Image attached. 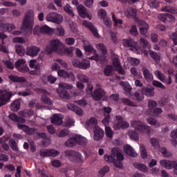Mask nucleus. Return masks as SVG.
Listing matches in <instances>:
<instances>
[{"instance_id": "obj_1", "label": "nucleus", "mask_w": 177, "mask_h": 177, "mask_svg": "<svg viewBox=\"0 0 177 177\" xmlns=\"http://www.w3.org/2000/svg\"><path fill=\"white\" fill-rule=\"evenodd\" d=\"M73 47H69L65 48L62 45V41L60 40L56 39L50 41V51L48 53H53V52H56L57 55H60V56H71L73 57V52H74Z\"/></svg>"}, {"instance_id": "obj_2", "label": "nucleus", "mask_w": 177, "mask_h": 177, "mask_svg": "<svg viewBox=\"0 0 177 177\" xmlns=\"http://www.w3.org/2000/svg\"><path fill=\"white\" fill-rule=\"evenodd\" d=\"M23 26L21 28V32L24 34H31V30L34 27V11L29 10L25 15V18L23 21Z\"/></svg>"}, {"instance_id": "obj_3", "label": "nucleus", "mask_w": 177, "mask_h": 177, "mask_svg": "<svg viewBox=\"0 0 177 177\" xmlns=\"http://www.w3.org/2000/svg\"><path fill=\"white\" fill-rule=\"evenodd\" d=\"M93 86L88 83L86 89V95L88 97H91V96H92L93 100H95V102H99V100H102L103 96L106 95V91H104V90L102 88H97L94 90L93 92Z\"/></svg>"}, {"instance_id": "obj_4", "label": "nucleus", "mask_w": 177, "mask_h": 177, "mask_svg": "<svg viewBox=\"0 0 177 177\" xmlns=\"http://www.w3.org/2000/svg\"><path fill=\"white\" fill-rule=\"evenodd\" d=\"M96 48L100 50L102 55L100 56L95 53L94 55L88 57V59L90 60H95V62H101V63H104V60H106V55H107V48L103 44H97L96 45Z\"/></svg>"}, {"instance_id": "obj_5", "label": "nucleus", "mask_w": 177, "mask_h": 177, "mask_svg": "<svg viewBox=\"0 0 177 177\" xmlns=\"http://www.w3.org/2000/svg\"><path fill=\"white\" fill-rule=\"evenodd\" d=\"M112 156H113V157H116L117 158V160L115 159V160H113V165H115L116 168L122 169V168H124V164L122 163L124 155L122 154L121 150H120L118 148H113Z\"/></svg>"}, {"instance_id": "obj_6", "label": "nucleus", "mask_w": 177, "mask_h": 177, "mask_svg": "<svg viewBox=\"0 0 177 177\" xmlns=\"http://www.w3.org/2000/svg\"><path fill=\"white\" fill-rule=\"evenodd\" d=\"M64 154L72 162H82V157L78 151L68 149L64 151Z\"/></svg>"}, {"instance_id": "obj_7", "label": "nucleus", "mask_w": 177, "mask_h": 177, "mask_svg": "<svg viewBox=\"0 0 177 177\" xmlns=\"http://www.w3.org/2000/svg\"><path fill=\"white\" fill-rule=\"evenodd\" d=\"M12 96H13V93L8 92L6 90L0 89V107L5 106L7 103H9Z\"/></svg>"}, {"instance_id": "obj_8", "label": "nucleus", "mask_w": 177, "mask_h": 177, "mask_svg": "<svg viewBox=\"0 0 177 177\" xmlns=\"http://www.w3.org/2000/svg\"><path fill=\"white\" fill-rule=\"evenodd\" d=\"M72 64L73 67L82 70H86V68H89L91 66V64L88 59H82V61H80L77 59H73L72 60Z\"/></svg>"}, {"instance_id": "obj_9", "label": "nucleus", "mask_w": 177, "mask_h": 177, "mask_svg": "<svg viewBox=\"0 0 177 177\" xmlns=\"http://www.w3.org/2000/svg\"><path fill=\"white\" fill-rule=\"evenodd\" d=\"M46 19L47 21H52L53 23H55V24H60L63 21V17L56 12H50L47 15Z\"/></svg>"}, {"instance_id": "obj_10", "label": "nucleus", "mask_w": 177, "mask_h": 177, "mask_svg": "<svg viewBox=\"0 0 177 177\" xmlns=\"http://www.w3.org/2000/svg\"><path fill=\"white\" fill-rule=\"evenodd\" d=\"M41 157H57L60 151L55 149H41L39 151Z\"/></svg>"}, {"instance_id": "obj_11", "label": "nucleus", "mask_w": 177, "mask_h": 177, "mask_svg": "<svg viewBox=\"0 0 177 177\" xmlns=\"http://www.w3.org/2000/svg\"><path fill=\"white\" fill-rule=\"evenodd\" d=\"M93 139L95 142H100L104 138V130L102 129L100 127H95L93 130Z\"/></svg>"}, {"instance_id": "obj_12", "label": "nucleus", "mask_w": 177, "mask_h": 177, "mask_svg": "<svg viewBox=\"0 0 177 177\" xmlns=\"http://www.w3.org/2000/svg\"><path fill=\"white\" fill-rule=\"evenodd\" d=\"M123 45L124 46L131 48H130V50H133V52H136V53H139V52H140V48H136V42L132 39H124Z\"/></svg>"}, {"instance_id": "obj_13", "label": "nucleus", "mask_w": 177, "mask_h": 177, "mask_svg": "<svg viewBox=\"0 0 177 177\" xmlns=\"http://www.w3.org/2000/svg\"><path fill=\"white\" fill-rule=\"evenodd\" d=\"M57 75L61 78H68L71 81H75V77L73 72H67L66 70L59 69L57 71Z\"/></svg>"}, {"instance_id": "obj_14", "label": "nucleus", "mask_w": 177, "mask_h": 177, "mask_svg": "<svg viewBox=\"0 0 177 177\" xmlns=\"http://www.w3.org/2000/svg\"><path fill=\"white\" fill-rule=\"evenodd\" d=\"M138 26H139V30H140V33L142 35H146L147 34V30H149V24L146 23L143 20H139L137 22Z\"/></svg>"}, {"instance_id": "obj_15", "label": "nucleus", "mask_w": 177, "mask_h": 177, "mask_svg": "<svg viewBox=\"0 0 177 177\" xmlns=\"http://www.w3.org/2000/svg\"><path fill=\"white\" fill-rule=\"evenodd\" d=\"M83 26H84V27H86V28H88V30L91 31L92 34H93L94 37H95L96 38H99L100 37L99 35V33H97V29L95 28V26H93V24L87 21H84L83 22Z\"/></svg>"}, {"instance_id": "obj_16", "label": "nucleus", "mask_w": 177, "mask_h": 177, "mask_svg": "<svg viewBox=\"0 0 177 177\" xmlns=\"http://www.w3.org/2000/svg\"><path fill=\"white\" fill-rule=\"evenodd\" d=\"M57 93L61 97V99H65V100H70L71 96L68 91L64 88H62V87H59L56 89Z\"/></svg>"}, {"instance_id": "obj_17", "label": "nucleus", "mask_w": 177, "mask_h": 177, "mask_svg": "<svg viewBox=\"0 0 177 177\" xmlns=\"http://www.w3.org/2000/svg\"><path fill=\"white\" fill-rule=\"evenodd\" d=\"M17 127L19 129H22L24 131L27 135H34V133H37V129L35 128H30L27 125L18 124Z\"/></svg>"}, {"instance_id": "obj_18", "label": "nucleus", "mask_w": 177, "mask_h": 177, "mask_svg": "<svg viewBox=\"0 0 177 177\" xmlns=\"http://www.w3.org/2000/svg\"><path fill=\"white\" fill-rule=\"evenodd\" d=\"M77 12L80 16V17H82L83 19L88 18L89 20L92 19L91 17H90L89 14L86 12V8L82 5H79L77 8Z\"/></svg>"}, {"instance_id": "obj_19", "label": "nucleus", "mask_w": 177, "mask_h": 177, "mask_svg": "<svg viewBox=\"0 0 177 177\" xmlns=\"http://www.w3.org/2000/svg\"><path fill=\"white\" fill-rule=\"evenodd\" d=\"M160 164L161 167L166 168V169H172V167H175L176 165V162L171 161L169 160H161L160 161Z\"/></svg>"}, {"instance_id": "obj_20", "label": "nucleus", "mask_w": 177, "mask_h": 177, "mask_svg": "<svg viewBox=\"0 0 177 177\" xmlns=\"http://www.w3.org/2000/svg\"><path fill=\"white\" fill-rule=\"evenodd\" d=\"M66 107L68 109V110H71V111H73L77 114V115H83L84 111L81 109V108L75 106L74 104H68L66 105Z\"/></svg>"}, {"instance_id": "obj_21", "label": "nucleus", "mask_w": 177, "mask_h": 177, "mask_svg": "<svg viewBox=\"0 0 177 177\" xmlns=\"http://www.w3.org/2000/svg\"><path fill=\"white\" fill-rule=\"evenodd\" d=\"M51 122L53 125H62L63 124V116L60 114H55L51 118Z\"/></svg>"}, {"instance_id": "obj_22", "label": "nucleus", "mask_w": 177, "mask_h": 177, "mask_svg": "<svg viewBox=\"0 0 177 177\" xmlns=\"http://www.w3.org/2000/svg\"><path fill=\"white\" fill-rule=\"evenodd\" d=\"M41 50V49L37 46H32L30 47L27 48V52L26 55L28 56H37L38 55V53Z\"/></svg>"}, {"instance_id": "obj_23", "label": "nucleus", "mask_w": 177, "mask_h": 177, "mask_svg": "<svg viewBox=\"0 0 177 177\" xmlns=\"http://www.w3.org/2000/svg\"><path fill=\"white\" fill-rule=\"evenodd\" d=\"M86 125L88 127V128H92L93 130L95 128L99 127L97 125V119L95 118H91L86 120Z\"/></svg>"}, {"instance_id": "obj_24", "label": "nucleus", "mask_w": 177, "mask_h": 177, "mask_svg": "<svg viewBox=\"0 0 177 177\" xmlns=\"http://www.w3.org/2000/svg\"><path fill=\"white\" fill-rule=\"evenodd\" d=\"M124 150L127 156H129L130 157H138V153L135 151L132 147L129 145H125L124 147Z\"/></svg>"}, {"instance_id": "obj_25", "label": "nucleus", "mask_w": 177, "mask_h": 177, "mask_svg": "<svg viewBox=\"0 0 177 177\" xmlns=\"http://www.w3.org/2000/svg\"><path fill=\"white\" fill-rule=\"evenodd\" d=\"M141 93L142 95H146V96H149V97H151L154 96V88L151 87L149 88L148 87H143L141 89Z\"/></svg>"}, {"instance_id": "obj_26", "label": "nucleus", "mask_w": 177, "mask_h": 177, "mask_svg": "<svg viewBox=\"0 0 177 177\" xmlns=\"http://www.w3.org/2000/svg\"><path fill=\"white\" fill-rule=\"evenodd\" d=\"M129 127V123L127 122L124 120L122 121H118L117 123H115L113 125V128L114 129L118 130V129H121V128L122 129H125V128H128Z\"/></svg>"}, {"instance_id": "obj_27", "label": "nucleus", "mask_w": 177, "mask_h": 177, "mask_svg": "<svg viewBox=\"0 0 177 177\" xmlns=\"http://www.w3.org/2000/svg\"><path fill=\"white\" fill-rule=\"evenodd\" d=\"M77 142L76 136L69 138L64 142L65 147H74L75 146H77Z\"/></svg>"}, {"instance_id": "obj_28", "label": "nucleus", "mask_w": 177, "mask_h": 177, "mask_svg": "<svg viewBox=\"0 0 177 177\" xmlns=\"http://www.w3.org/2000/svg\"><path fill=\"white\" fill-rule=\"evenodd\" d=\"M158 104L157 102L149 100L148 101V109H146L145 114V115L149 113V111H152V110H154L157 108Z\"/></svg>"}, {"instance_id": "obj_29", "label": "nucleus", "mask_w": 177, "mask_h": 177, "mask_svg": "<svg viewBox=\"0 0 177 177\" xmlns=\"http://www.w3.org/2000/svg\"><path fill=\"white\" fill-rule=\"evenodd\" d=\"M9 80L12 82H27V79L24 77H19L14 75L8 76Z\"/></svg>"}, {"instance_id": "obj_30", "label": "nucleus", "mask_w": 177, "mask_h": 177, "mask_svg": "<svg viewBox=\"0 0 177 177\" xmlns=\"http://www.w3.org/2000/svg\"><path fill=\"white\" fill-rule=\"evenodd\" d=\"M104 75L105 77H112L114 75V68L111 65H107L104 69Z\"/></svg>"}, {"instance_id": "obj_31", "label": "nucleus", "mask_w": 177, "mask_h": 177, "mask_svg": "<svg viewBox=\"0 0 177 177\" xmlns=\"http://www.w3.org/2000/svg\"><path fill=\"white\" fill-rule=\"evenodd\" d=\"M8 117L15 122H21V124H24V122H26V120L24 118H21V116L19 117L15 113L10 114Z\"/></svg>"}, {"instance_id": "obj_32", "label": "nucleus", "mask_w": 177, "mask_h": 177, "mask_svg": "<svg viewBox=\"0 0 177 177\" xmlns=\"http://www.w3.org/2000/svg\"><path fill=\"white\" fill-rule=\"evenodd\" d=\"M56 80L57 79L52 75L48 76L44 75L42 77V82L44 84H48V82H50V84H55V82H56Z\"/></svg>"}, {"instance_id": "obj_33", "label": "nucleus", "mask_w": 177, "mask_h": 177, "mask_svg": "<svg viewBox=\"0 0 177 177\" xmlns=\"http://www.w3.org/2000/svg\"><path fill=\"white\" fill-rule=\"evenodd\" d=\"M142 73L146 81H147L148 82H150V81H153V74L150 73V71H149V69L143 68Z\"/></svg>"}, {"instance_id": "obj_34", "label": "nucleus", "mask_w": 177, "mask_h": 177, "mask_svg": "<svg viewBox=\"0 0 177 177\" xmlns=\"http://www.w3.org/2000/svg\"><path fill=\"white\" fill-rule=\"evenodd\" d=\"M84 49L87 53L86 54L87 59L88 57H91V53H93V56L96 55V50L93 49V47L91 45H88V46L84 45Z\"/></svg>"}, {"instance_id": "obj_35", "label": "nucleus", "mask_w": 177, "mask_h": 177, "mask_svg": "<svg viewBox=\"0 0 177 177\" xmlns=\"http://www.w3.org/2000/svg\"><path fill=\"white\" fill-rule=\"evenodd\" d=\"M34 115V111L31 109H25L24 111H21L19 112V117H31V115Z\"/></svg>"}, {"instance_id": "obj_36", "label": "nucleus", "mask_w": 177, "mask_h": 177, "mask_svg": "<svg viewBox=\"0 0 177 177\" xmlns=\"http://www.w3.org/2000/svg\"><path fill=\"white\" fill-rule=\"evenodd\" d=\"M131 125L133 127V128H135V129H137V131H140V132L145 124H143V123H142L140 121L133 120L131 122Z\"/></svg>"}, {"instance_id": "obj_37", "label": "nucleus", "mask_w": 177, "mask_h": 177, "mask_svg": "<svg viewBox=\"0 0 177 177\" xmlns=\"http://www.w3.org/2000/svg\"><path fill=\"white\" fill-rule=\"evenodd\" d=\"M162 113L161 108H155L153 110L149 111L146 115H150L151 117H158Z\"/></svg>"}, {"instance_id": "obj_38", "label": "nucleus", "mask_w": 177, "mask_h": 177, "mask_svg": "<svg viewBox=\"0 0 177 177\" xmlns=\"http://www.w3.org/2000/svg\"><path fill=\"white\" fill-rule=\"evenodd\" d=\"M53 28H50L48 26H44L40 28V32H41V34H50L52 35L53 34Z\"/></svg>"}, {"instance_id": "obj_39", "label": "nucleus", "mask_w": 177, "mask_h": 177, "mask_svg": "<svg viewBox=\"0 0 177 177\" xmlns=\"http://www.w3.org/2000/svg\"><path fill=\"white\" fill-rule=\"evenodd\" d=\"M10 109L12 111H19L20 109V100H15L10 105Z\"/></svg>"}, {"instance_id": "obj_40", "label": "nucleus", "mask_w": 177, "mask_h": 177, "mask_svg": "<svg viewBox=\"0 0 177 177\" xmlns=\"http://www.w3.org/2000/svg\"><path fill=\"white\" fill-rule=\"evenodd\" d=\"M76 142H77V145H80V146H86L88 140L81 136H76Z\"/></svg>"}, {"instance_id": "obj_41", "label": "nucleus", "mask_w": 177, "mask_h": 177, "mask_svg": "<svg viewBox=\"0 0 177 177\" xmlns=\"http://www.w3.org/2000/svg\"><path fill=\"white\" fill-rule=\"evenodd\" d=\"M133 165L135 168H137V169H139L140 171H142V172H147L149 171V168L147 167L146 165L139 163V162H134Z\"/></svg>"}, {"instance_id": "obj_42", "label": "nucleus", "mask_w": 177, "mask_h": 177, "mask_svg": "<svg viewBox=\"0 0 177 177\" xmlns=\"http://www.w3.org/2000/svg\"><path fill=\"white\" fill-rule=\"evenodd\" d=\"M16 30V26L13 24H6L1 28V31H13Z\"/></svg>"}, {"instance_id": "obj_43", "label": "nucleus", "mask_w": 177, "mask_h": 177, "mask_svg": "<svg viewBox=\"0 0 177 177\" xmlns=\"http://www.w3.org/2000/svg\"><path fill=\"white\" fill-rule=\"evenodd\" d=\"M128 135L132 140H136V141L139 140V135L138 134V132L136 131V130L129 131L128 132Z\"/></svg>"}, {"instance_id": "obj_44", "label": "nucleus", "mask_w": 177, "mask_h": 177, "mask_svg": "<svg viewBox=\"0 0 177 177\" xmlns=\"http://www.w3.org/2000/svg\"><path fill=\"white\" fill-rule=\"evenodd\" d=\"M8 143L12 150H14L15 151H19V147H17V142H16V140H15V139H10Z\"/></svg>"}, {"instance_id": "obj_45", "label": "nucleus", "mask_w": 177, "mask_h": 177, "mask_svg": "<svg viewBox=\"0 0 177 177\" xmlns=\"http://www.w3.org/2000/svg\"><path fill=\"white\" fill-rule=\"evenodd\" d=\"M15 50L19 56H24V47L20 44L15 46Z\"/></svg>"}, {"instance_id": "obj_46", "label": "nucleus", "mask_w": 177, "mask_h": 177, "mask_svg": "<svg viewBox=\"0 0 177 177\" xmlns=\"http://www.w3.org/2000/svg\"><path fill=\"white\" fill-rule=\"evenodd\" d=\"M149 56H151V57L152 59H153V60H155V62H156V63H158V62H160V56L158 55V54H157V53L151 50H149Z\"/></svg>"}, {"instance_id": "obj_47", "label": "nucleus", "mask_w": 177, "mask_h": 177, "mask_svg": "<svg viewBox=\"0 0 177 177\" xmlns=\"http://www.w3.org/2000/svg\"><path fill=\"white\" fill-rule=\"evenodd\" d=\"M140 154L142 158H147V151L146 149V146L143 144H140Z\"/></svg>"}, {"instance_id": "obj_48", "label": "nucleus", "mask_w": 177, "mask_h": 177, "mask_svg": "<svg viewBox=\"0 0 177 177\" xmlns=\"http://www.w3.org/2000/svg\"><path fill=\"white\" fill-rule=\"evenodd\" d=\"M77 79L79 81H81V82H86L87 84V85L89 83V77H88V76L83 75V74H79L77 75Z\"/></svg>"}, {"instance_id": "obj_49", "label": "nucleus", "mask_w": 177, "mask_h": 177, "mask_svg": "<svg viewBox=\"0 0 177 177\" xmlns=\"http://www.w3.org/2000/svg\"><path fill=\"white\" fill-rule=\"evenodd\" d=\"M36 135H37V136H39V138H41V139H44V140H47V142L48 144L50 143V138L48 137V136H46V133H41V132L37 131Z\"/></svg>"}, {"instance_id": "obj_50", "label": "nucleus", "mask_w": 177, "mask_h": 177, "mask_svg": "<svg viewBox=\"0 0 177 177\" xmlns=\"http://www.w3.org/2000/svg\"><path fill=\"white\" fill-rule=\"evenodd\" d=\"M155 75L162 82H167V79H165V75L162 74L160 71H155Z\"/></svg>"}, {"instance_id": "obj_51", "label": "nucleus", "mask_w": 177, "mask_h": 177, "mask_svg": "<svg viewBox=\"0 0 177 177\" xmlns=\"http://www.w3.org/2000/svg\"><path fill=\"white\" fill-rule=\"evenodd\" d=\"M53 30V32H55L57 35H59V37H63V35H64V29L62 28V26H58L55 29Z\"/></svg>"}, {"instance_id": "obj_52", "label": "nucleus", "mask_w": 177, "mask_h": 177, "mask_svg": "<svg viewBox=\"0 0 177 177\" xmlns=\"http://www.w3.org/2000/svg\"><path fill=\"white\" fill-rule=\"evenodd\" d=\"M147 122L150 124V125H158V127H160V122H158V120L151 117L147 119Z\"/></svg>"}, {"instance_id": "obj_53", "label": "nucleus", "mask_w": 177, "mask_h": 177, "mask_svg": "<svg viewBox=\"0 0 177 177\" xmlns=\"http://www.w3.org/2000/svg\"><path fill=\"white\" fill-rule=\"evenodd\" d=\"M163 12H169V13H172V15H175L176 13V10L175 8L171 6H166L161 9Z\"/></svg>"}, {"instance_id": "obj_54", "label": "nucleus", "mask_w": 177, "mask_h": 177, "mask_svg": "<svg viewBox=\"0 0 177 177\" xmlns=\"http://www.w3.org/2000/svg\"><path fill=\"white\" fill-rule=\"evenodd\" d=\"M110 170V168L108 166H104L102 169H100L98 172V176L103 177L107 171Z\"/></svg>"}, {"instance_id": "obj_55", "label": "nucleus", "mask_w": 177, "mask_h": 177, "mask_svg": "<svg viewBox=\"0 0 177 177\" xmlns=\"http://www.w3.org/2000/svg\"><path fill=\"white\" fill-rule=\"evenodd\" d=\"M150 142L154 149H160V142H158V140L156 138H151Z\"/></svg>"}, {"instance_id": "obj_56", "label": "nucleus", "mask_w": 177, "mask_h": 177, "mask_svg": "<svg viewBox=\"0 0 177 177\" xmlns=\"http://www.w3.org/2000/svg\"><path fill=\"white\" fill-rule=\"evenodd\" d=\"M68 135V130L64 129L59 133L56 134L57 138H66Z\"/></svg>"}, {"instance_id": "obj_57", "label": "nucleus", "mask_w": 177, "mask_h": 177, "mask_svg": "<svg viewBox=\"0 0 177 177\" xmlns=\"http://www.w3.org/2000/svg\"><path fill=\"white\" fill-rule=\"evenodd\" d=\"M113 149L111 150V156L105 155L104 156V160L106 161V162H114V160H115V157H114V155H113Z\"/></svg>"}, {"instance_id": "obj_58", "label": "nucleus", "mask_w": 177, "mask_h": 177, "mask_svg": "<svg viewBox=\"0 0 177 177\" xmlns=\"http://www.w3.org/2000/svg\"><path fill=\"white\" fill-rule=\"evenodd\" d=\"M3 63L6 67L10 70H13V68H15V65H13V63H12L10 60H3Z\"/></svg>"}, {"instance_id": "obj_59", "label": "nucleus", "mask_w": 177, "mask_h": 177, "mask_svg": "<svg viewBox=\"0 0 177 177\" xmlns=\"http://www.w3.org/2000/svg\"><path fill=\"white\" fill-rule=\"evenodd\" d=\"M59 87L62 89H73V85L68 83H59Z\"/></svg>"}, {"instance_id": "obj_60", "label": "nucleus", "mask_w": 177, "mask_h": 177, "mask_svg": "<svg viewBox=\"0 0 177 177\" xmlns=\"http://www.w3.org/2000/svg\"><path fill=\"white\" fill-rule=\"evenodd\" d=\"M152 85L153 86H156V88H160V89H165V86H164L162 83L157 80H153L152 82Z\"/></svg>"}, {"instance_id": "obj_61", "label": "nucleus", "mask_w": 177, "mask_h": 177, "mask_svg": "<svg viewBox=\"0 0 177 177\" xmlns=\"http://www.w3.org/2000/svg\"><path fill=\"white\" fill-rule=\"evenodd\" d=\"M149 5L150 8H158L160 4L158 3V1H157V0H149Z\"/></svg>"}, {"instance_id": "obj_62", "label": "nucleus", "mask_w": 177, "mask_h": 177, "mask_svg": "<svg viewBox=\"0 0 177 177\" xmlns=\"http://www.w3.org/2000/svg\"><path fill=\"white\" fill-rule=\"evenodd\" d=\"M140 44L141 45V46H142L143 48H147V46H149V45H150L149 41L143 37L140 39Z\"/></svg>"}, {"instance_id": "obj_63", "label": "nucleus", "mask_w": 177, "mask_h": 177, "mask_svg": "<svg viewBox=\"0 0 177 177\" xmlns=\"http://www.w3.org/2000/svg\"><path fill=\"white\" fill-rule=\"evenodd\" d=\"M134 99L135 100H137V102H142L143 99H145V97L140 95V93L136 92L134 93Z\"/></svg>"}, {"instance_id": "obj_64", "label": "nucleus", "mask_w": 177, "mask_h": 177, "mask_svg": "<svg viewBox=\"0 0 177 177\" xmlns=\"http://www.w3.org/2000/svg\"><path fill=\"white\" fill-rule=\"evenodd\" d=\"M41 102L45 103L46 104H52V101L46 95H42Z\"/></svg>"}]
</instances>
